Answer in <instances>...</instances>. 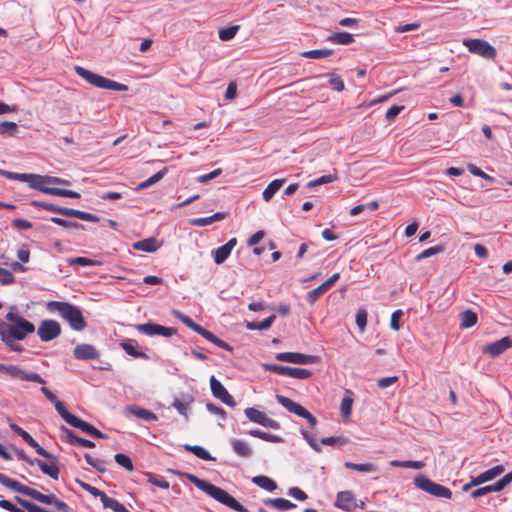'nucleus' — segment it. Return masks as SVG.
I'll list each match as a JSON object with an SVG mask.
<instances>
[{
	"mask_svg": "<svg viewBox=\"0 0 512 512\" xmlns=\"http://www.w3.org/2000/svg\"><path fill=\"white\" fill-rule=\"evenodd\" d=\"M34 331L35 325L25 319L15 306L10 307L4 320H0V339L11 351L22 352V346L16 342L25 340Z\"/></svg>",
	"mask_w": 512,
	"mask_h": 512,
	"instance_id": "obj_1",
	"label": "nucleus"
},
{
	"mask_svg": "<svg viewBox=\"0 0 512 512\" xmlns=\"http://www.w3.org/2000/svg\"><path fill=\"white\" fill-rule=\"evenodd\" d=\"M0 483L16 492H19L23 495L29 496L32 499L39 501L44 504L53 505L58 511L68 512V506L63 501H60L54 494H42L41 492L30 488L26 485L21 484L20 482L7 477L6 475L0 473Z\"/></svg>",
	"mask_w": 512,
	"mask_h": 512,
	"instance_id": "obj_2",
	"label": "nucleus"
},
{
	"mask_svg": "<svg viewBox=\"0 0 512 512\" xmlns=\"http://www.w3.org/2000/svg\"><path fill=\"white\" fill-rule=\"evenodd\" d=\"M186 478L198 489L202 490L216 501L238 512H249L241 503L220 487H217L193 474H185Z\"/></svg>",
	"mask_w": 512,
	"mask_h": 512,
	"instance_id": "obj_3",
	"label": "nucleus"
},
{
	"mask_svg": "<svg viewBox=\"0 0 512 512\" xmlns=\"http://www.w3.org/2000/svg\"><path fill=\"white\" fill-rule=\"evenodd\" d=\"M47 309L51 313L59 314L75 331H82L86 328L85 318L77 306L68 302L50 301L47 303Z\"/></svg>",
	"mask_w": 512,
	"mask_h": 512,
	"instance_id": "obj_4",
	"label": "nucleus"
},
{
	"mask_svg": "<svg viewBox=\"0 0 512 512\" xmlns=\"http://www.w3.org/2000/svg\"><path fill=\"white\" fill-rule=\"evenodd\" d=\"M75 72L78 76H80L82 79L90 83L91 85L102 88V89H108V90H115V91H127L128 86L113 80H110L108 78H105L99 74H96L92 71H89L81 66L75 67Z\"/></svg>",
	"mask_w": 512,
	"mask_h": 512,
	"instance_id": "obj_5",
	"label": "nucleus"
},
{
	"mask_svg": "<svg viewBox=\"0 0 512 512\" xmlns=\"http://www.w3.org/2000/svg\"><path fill=\"white\" fill-rule=\"evenodd\" d=\"M414 485L416 488L437 498L451 499L452 491L441 484L432 481L430 478L423 474H419L414 478Z\"/></svg>",
	"mask_w": 512,
	"mask_h": 512,
	"instance_id": "obj_6",
	"label": "nucleus"
},
{
	"mask_svg": "<svg viewBox=\"0 0 512 512\" xmlns=\"http://www.w3.org/2000/svg\"><path fill=\"white\" fill-rule=\"evenodd\" d=\"M462 44L472 54L478 55L485 59H494L496 57V49L487 41L482 39H463Z\"/></svg>",
	"mask_w": 512,
	"mask_h": 512,
	"instance_id": "obj_7",
	"label": "nucleus"
},
{
	"mask_svg": "<svg viewBox=\"0 0 512 512\" xmlns=\"http://www.w3.org/2000/svg\"><path fill=\"white\" fill-rule=\"evenodd\" d=\"M28 176L29 177L27 178L26 182L29 184V186L46 194H50V191L53 189V187H49L50 184H69L67 180L58 177L41 176L37 174H28Z\"/></svg>",
	"mask_w": 512,
	"mask_h": 512,
	"instance_id": "obj_8",
	"label": "nucleus"
},
{
	"mask_svg": "<svg viewBox=\"0 0 512 512\" xmlns=\"http://www.w3.org/2000/svg\"><path fill=\"white\" fill-rule=\"evenodd\" d=\"M0 373L14 379L45 384V380L39 374L25 371L17 365L0 364Z\"/></svg>",
	"mask_w": 512,
	"mask_h": 512,
	"instance_id": "obj_9",
	"label": "nucleus"
},
{
	"mask_svg": "<svg viewBox=\"0 0 512 512\" xmlns=\"http://www.w3.org/2000/svg\"><path fill=\"white\" fill-rule=\"evenodd\" d=\"M263 367L267 371L299 380H305L312 376V371L304 368L289 367L277 364H263Z\"/></svg>",
	"mask_w": 512,
	"mask_h": 512,
	"instance_id": "obj_10",
	"label": "nucleus"
},
{
	"mask_svg": "<svg viewBox=\"0 0 512 512\" xmlns=\"http://www.w3.org/2000/svg\"><path fill=\"white\" fill-rule=\"evenodd\" d=\"M37 334L41 341L49 342L61 334V326L56 320H43L37 329Z\"/></svg>",
	"mask_w": 512,
	"mask_h": 512,
	"instance_id": "obj_11",
	"label": "nucleus"
},
{
	"mask_svg": "<svg viewBox=\"0 0 512 512\" xmlns=\"http://www.w3.org/2000/svg\"><path fill=\"white\" fill-rule=\"evenodd\" d=\"M135 328L148 336H164V337H172L177 333L176 329L171 327H165L156 323H144V324H137Z\"/></svg>",
	"mask_w": 512,
	"mask_h": 512,
	"instance_id": "obj_12",
	"label": "nucleus"
},
{
	"mask_svg": "<svg viewBox=\"0 0 512 512\" xmlns=\"http://www.w3.org/2000/svg\"><path fill=\"white\" fill-rule=\"evenodd\" d=\"M210 388L214 397L221 400L228 406H235L234 398L228 393L227 389L222 385V383L216 379L215 376L210 377Z\"/></svg>",
	"mask_w": 512,
	"mask_h": 512,
	"instance_id": "obj_13",
	"label": "nucleus"
},
{
	"mask_svg": "<svg viewBox=\"0 0 512 512\" xmlns=\"http://www.w3.org/2000/svg\"><path fill=\"white\" fill-rule=\"evenodd\" d=\"M275 358L278 361L289 362L293 364H312L315 362L316 357L297 352H282L276 354Z\"/></svg>",
	"mask_w": 512,
	"mask_h": 512,
	"instance_id": "obj_14",
	"label": "nucleus"
},
{
	"mask_svg": "<svg viewBox=\"0 0 512 512\" xmlns=\"http://www.w3.org/2000/svg\"><path fill=\"white\" fill-rule=\"evenodd\" d=\"M512 347V339L510 337H503L500 340L487 344L484 351L492 357H496Z\"/></svg>",
	"mask_w": 512,
	"mask_h": 512,
	"instance_id": "obj_15",
	"label": "nucleus"
},
{
	"mask_svg": "<svg viewBox=\"0 0 512 512\" xmlns=\"http://www.w3.org/2000/svg\"><path fill=\"white\" fill-rule=\"evenodd\" d=\"M335 506L341 510L350 512L355 508V496L351 491H340L337 493Z\"/></svg>",
	"mask_w": 512,
	"mask_h": 512,
	"instance_id": "obj_16",
	"label": "nucleus"
},
{
	"mask_svg": "<svg viewBox=\"0 0 512 512\" xmlns=\"http://www.w3.org/2000/svg\"><path fill=\"white\" fill-rule=\"evenodd\" d=\"M73 355L78 360H93L99 358V352L91 344H79L74 348Z\"/></svg>",
	"mask_w": 512,
	"mask_h": 512,
	"instance_id": "obj_17",
	"label": "nucleus"
},
{
	"mask_svg": "<svg viewBox=\"0 0 512 512\" xmlns=\"http://www.w3.org/2000/svg\"><path fill=\"white\" fill-rule=\"evenodd\" d=\"M276 398L278 403L281 404L286 410L301 418H303L308 412V410L304 408L301 404L294 402L288 397H285L283 395H277Z\"/></svg>",
	"mask_w": 512,
	"mask_h": 512,
	"instance_id": "obj_18",
	"label": "nucleus"
},
{
	"mask_svg": "<svg viewBox=\"0 0 512 512\" xmlns=\"http://www.w3.org/2000/svg\"><path fill=\"white\" fill-rule=\"evenodd\" d=\"M505 468L503 465L494 466L483 473L472 477V484L481 485L485 482L491 481L501 475L504 472Z\"/></svg>",
	"mask_w": 512,
	"mask_h": 512,
	"instance_id": "obj_19",
	"label": "nucleus"
},
{
	"mask_svg": "<svg viewBox=\"0 0 512 512\" xmlns=\"http://www.w3.org/2000/svg\"><path fill=\"white\" fill-rule=\"evenodd\" d=\"M71 426H73L75 428H78L81 431H83V432H85V433H87V434H89V435H91L93 437L100 438V439H106L107 438V436L105 434H103L101 431H99L94 426H92L91 424H89L88 422H86L84 420H81L78 417H76V419L71 424Z\"/></svg>",
	"mask_w": 512,
	"mask_h": 512,
	"instance_id": "obj_20",
	"label": "nucleus"
},
{
	"mask_svg": "<svg viewBox=\"0 0 512 512\" xmlns=\"http://www.w3.org/2000/svg\"><path fill=\"white\" fill-rule=\"evenodd\" d=\"M226 217H227V213L217 212L209 217L191 219L190 224L192 226L203 227V226L210 225L217 221H222Z\"/></svg>",
	"mask_w": 512,
	"mask_h": 512,
	"instance_id": "obj_21",
	"label": "nucleus"
},
{
	"mask_svg": "<svg viewBox=\"0 0 512 512\" xmlns=\"http://www.w3.org/2000/svg\"><path fill=\"white\" fill-rule=\"evenodd\" d=\"M50 463H46L42 460H36L37 465L40 467L44 474L49 475L51 478L57 480L59 478V468L57 466V459H51Z\"/></svg>",
	"mask_w": 512,
	"mask_h": 512,
	"instance_id": "obj_22",
	"label": "nucleus"
},
{
	"mask_svg": "<svg viewBox=\"0 0 512 512\" xmlns=\"http://www.w3.org/2000/svg\"><path fill=\"white\" fill-rule=\"evenodd\" d=\"M123 350L130 356L135 358H146V354L137 350L138 343L134 339H128L120 343Z\"/></svg>",
	"mask_w": 512,
	"mask_h": 512,
	"instance_id": "obj_23",
	"label": "nucleus"
},
{
	"mask_svg": "<svg viewBox=\"0 0 512 512\" xmlns=\"http://www.w3.org/2000/svg\"><path fill=\"white\" fill-rule=\"evenodd\" d=\"M133 248L144 252H155L159 248V244L155 238H147L133 244Z\"/></svg>",
	"mask_w": 512,
	"mask_h": 512,
	"instance_id": "obj_24",
	"label": "nucleus"
},
{
	"mask_svg": "<svg viewBox=\"0 0 512 512\" xmlns=\"http://www.w3.org/2000/svg\"><path fill=\"white\" fill-rule=\"evenodd\" d=\"M285 179H275L269 183V185L265 188L262 193L263 199L268 202L273 196L279 191V189L284 184Z\"/></svg>",
	"mask_w": 512,
	"mask_h": 512,
	"instance_id": "obj_25",
	"label": "nucleus"
},
{
	"mask_svg": "<svg viewBox=\"0 0 512 512\" xmlns=\"http://www.w3.org/2000/svg\"><path fill=\"white\" fill-rule=\"evenodd\" d=\"M328 41L334 44L349 45L354 42V37L348 32H335L328 37Z\"/></svg>",
	"mask_w": 512,
	"mask_h": 512,
	"instance_id": "obj_26",
	"label": "nucleus"
},
{
	"mask_svg": "<svg viewBox=\"0 0 512 512\" xmlns=\"http://www.w3.org/2000/svg\"><path fill=\"white\" fill-rule=\"evenodd\" d=\"M344 466L347 469L356 470V471L364 472V473H374V472L378 471V467L374 463H370V462L357 464V463L347 461L344 463Z\"/></svg>",
	"mask_w": 512,
	"mask_h": 512,
	"instance_id": "obj_27",
	"label": "nucleus"
},
{
	"mask_svg": "<svg viewBox=\"0 0 512 512\" xmlns=\"http://www.w3.org/2000/svg\"><path fill=\"white\" fill-rule=\"evenodd\" d=\"M65 216L74 217L80 220L89 221V222H98L99 218L91 213L83 212L80 210L67 208V211H65Z\"/></svg>",
	"mask_w": 512,
	"mask_h": 512,
	"instance_id": "obj_28",
	"label": "nucleus"
},
{
	"mask_svg": "<svg viewBox=\"0 0 512 512\" xmlns=\"http://www.w3.org/2000/svg\"><path fill=\"white\" fill-rule=\"evenodd\" d=\"M477 321L478 316L474 311L467 309L461 313V328L468 329L474 326L477 323Z\"/></svg>",
	"mask_w": 512,
	"mask_h": 512,
	"instance_id": "obj_29",
	"label": "nucleus"
},
{
	"mask_svg": "<svg viewBox=\"0 0 512 512\" xmlns=\"http://www.w3.org/2000/svg\"><path fill=\"white\" fill-rule=\"evenodd\" d=\"M102 504L105 508H110L114 512H130L123 504L118 500L109 497L107 494L103 495Z\"/></svg>",
	"mask_w": 512,
	"mask_h": 512,
	"instance_id": "obj_30",
	"label": "nucleus"
},
{
	"mask_svg": "<svg viewBox=\"0 0 512 512\" xmlns=\"http://www.w3.org/2000/svg\"><path fill=\"white\" fill-rule=\"evenodd\" d=\"M330 287L326 282L322 283L317 288L309 291L306 295V300L310 305H313L321 295H323L327 290H329Z\"/></svg>",
	"mask_w": 512,
	"mask_h": 512,
	"instance_id": "obj_31",
	"label": "nucleus"
},
{
	"mask_svg": "<svg viewBox=\"0 0 512 512\" xmlns=\"http://www.w3.org/2000/svg\"><path fill=\"white\" fill-rule=\"evenodd\" d=\"M389 464L392 467H402V468H410V469H417V470H420L425 467V463L423 461H416V460H406V461L392 460L389 462Z\"/></svg>",
	"mask_w": 512,
	"mask_h": 512,
	"instance_id": "obj_32",
	"label": "nucleus"
},
{
	"mask_svg": "<svg viewBox=\"0 0 512 512\" xmlns=\"http://www.w3.org/2000/svg\"><path fill=\"white\" fill-rule=\"evenodd\" d=\"M30 205H32L34 207L43 208V209H45L47 211H50V212L59 213V214L64 215V216H65V211H67V208H65V207H60V206H56L54 204H50V203L42 202V201H37V200L30 201Z\"/></svg>",
	"mask_w": 512,
	"mask_h": 512,
	"instance_id": "obj_33",
	"label": "nucleus"
},
{
	"mask_svg": "<svg viewBox=\"0 0 512 512\" xmlns=\"http://www.w3.org/2000/svg\"><path fill=\"white\" fill-rule=\"evenodd\" d=\"M232 446L235 453L239 456L246 457L252 454V449L242 440L234 439L232 441Z\"/></svg>",
	"mask_w": 512,
	"mask_h": 512,
	"instance_id": "obj_34",
	"label": "nucleus"
},
{
	"mask_svg": "<svg viewBox=\"0 0 512 512\" xmlns=\"http://www.w3.org/2000/svg\"><path fill=\"white\" fill-rule=\"evenodd\" d=\"M185 450L192 452L195 456L202 460H213L210 453L202 446H192L189 444L184 445Z\"/></svg>",
	"mask_w": 512,
	"mask_h": 512,
	"instance_id": "obj_35",
	"label": "nucleus"
},
{
	"mask_svg": "<svg viewBox=\"0 0 512 512\" xmlns=\"http://www.w3.org/2000/svg\"><path fill=\"white\" fill-rule=\"evenodd\" d=\"M54 406H55V409L57 410V412L60 414V416L69 424L71 425L74 420L76 419V416L72 413H70L66 407L64 406V404L57 400L56 402L53 403Z\"/></svg>",
	"mask_w": 512,
	"mask_h": 512,
	"instance_id": "obj_36",
	"label": "nucleus"
},
{
	"mask_svg": "<svg viewBox=\"0 0 512 512\" xmlns=\"http://www.w3.org/2000/svg\"><path fill=\"white\" fill-rule=\"evenodd\" d=\"M166 173H167V168H163L162 170H160L159 172H157L153 176L149 177L147 180L141 182L138 185L137 190L146 189L149 186L157 183L158 181H160L165 176Z\"/></svg>",
	"mask_w": 512,
	"mask_h": 512,
	"instance_id": "obj_37",
	"label": "nucleus"
},
{
	"mask_svg": "<svg viewBox=\"0 0 512 512\" xmlns=\"http://www.w3.org/2000/svg\"><path fill=\"white\" fill-rule=\"evenodd\" d=\"M175 316L182 322L184 323L186 326H188L190 329H192L194 332L198 333L200 335V333H202L203 331V327L198 325L197 323H195L190 317H188L187 315H184L180 312H175Z\"/></svg>",
	"mask_w": 512,
	"mask_h": 512,
	"instance_id": "obj_38",
	"label": "nucleus"
},
{
	"mask_svg": "<svg viewBox=\"0 0 512 512\" xmlns=\"http://www.w3.org/2000/svg\"><path fill=\"white\" fill-rule=\"evenodd\" d=\"M175 316L182 322L184 323L186 326H188L190 329H192L194 332L198 333L200 335V333H202L203 331V327L198 325L197 323H195L190 317H188L187 315H184L180 312H175Z\"/></svg>",
	"mask_w": 512,
	"mask_h": 512,
	"instance_id": "obj_39",
	"label": "nucleus"
},
{
	"mask_svg": "<svg viewBox=\"0 0 512 512\" xmlns=\"http://www.w3.org/2000/svg\"><path fill=\"white\" fill-rule=\"evenodd\" d=\"M258 487L266 491L273 492L278 486L277 483L268 476L258 475Z\"/></svg>",
	"mask_w": 512,
	"mask_h": 512,
	"instance_id": "obj_40",
	"label": "nucleus"
},
{
	"mask_svg": "<svg viewBox=\"0 0 512 512\" xmlns=\"http://www.w3.org/2000/svg\"><path fill=\"white\" fill-rule=\"evenodd\" d=\"M231 254L229 247L222 245L213 251V257L216 264H222Z\"/></svg>",
	"mask_w": 512,
	"mask_h": 512,
	"instance_id": "obj_41",
	"label": "nucleus"
},
{
	"mask_svg": "<svg viewBox=\"0 0 512 512\" xmlns=\"http://www.w3.org/2000/svg\"><path fill=\"white\" fill-rule=\"evenodd\" d=\"M86 462L91 465L93 468H95L98 472L103 473L106 471V461L94 458L90 454L86 453L84 455Z\"/></svg>",
	"mask_w": 512,
	"mask_h": 512,
	"instance_id": "obj_42",
	"label": "nucleus"
},
{
	"mask_svg": "<svg viewBox=\"0 0 512 512\" xmlns=\"http://www.w3.org/2000/svg\"><path fill=\"white\" fill-rule=\"evenodd\" d=\"M114 459H115V461H116V463L118 465H120L121 467H123L127 471L131 472V471L134 470L133 462H132L131 458L128 455L123 454V453H117L114 456Z\"/></svg>",
	"mask_w": 512,
	"mask_h": 512,
	"instance_id": "obj_43",
	"label": "nucleus"
},
{
	"mask_svg": "<svg viewBox=\"0 0 512 512\" xmlns=\"http://www.w3.org/2000/svg\"><path fill=\"white\" fill-rule=\"evenodd\" d=\"M130 411L139 419L147 421H154L157 419V416L153 412L144 408H131Z\"/></svg>",
	"mask_w": 512,
	"mask_h": 512,
	"instance_id": "obj_44",
	"label": "nucleus"
},
{
	"mask_svg": "<svg viewBox=\"0 0 512 512\" xmlns=\"http://www.w3.org/2000/svg\"><path fill=\"white\" fill-rule=\"evenodd\" d=\"M443 251H444V247L443 246H441V245L433 246V247L425 249L421 253H419L415 257V260L417 262H419V261H421L423 259H426V258L432 257V256H434L436 254L442 253Z\"/></svg>",
	"mask_w": 512,
	"mask_h": 512,
	"instance_id": "obj_45",
	"label": "nucleus"
},
{
	"mask_svg": "<svg viewBox=\"0 0 512 512\" xmlns=\"http://www.w3.org/2000/svg\"><path fill=\"white\" fill-rule=\"evenodd\" d=\"M200 335L203 336L208 341L214 343L215 345H217L220 348H223V349H226V350L230 349V346L226 342H224L223 340L219 339L212 332H210V331H208V330H206L204 328H203L202 333H200Z\"/></svg>",
	"mask_w": 512,
	"mask_h": 512,
	"instance_id": "obj_46",
	"label": "nucleus"
},
{
	"mask_svg": "<svg viewBox=\"0 0 512 512\" xmlns=\"http://www.w3.org/2000/svg\"><path fill=\"white\" fill-rule=\"evenodd\" d=\"M258 425H262L274 430L280 429V424L277 421L269 418L266 414L260 411H258Z\"/></svg>",
	"mask_w": 512,
	"mask_h": 512,
	"instance_id": "obj_47",
	"label": "nucleus"
},
{
	"mask_svg": "<svg viewBox=\"0 0 512 512\" xmlns=\"http://www.w3.org/2000/svg\"><path fill=\"white\" fill-rule=\"evenodd\" d=\"M332 54V50L330 49H316L309 50L302 53L303 57L311 58V59H321L328 57Z\"/></svg>",
	"mask_w": 512,
	"mask_h": 512,
	"instance_id": "obj_48",
	"label": "nucleus"
},
{
	"mask_svg": "<svg viewBox=\"0 0 512 512\" xmlns=\"http://www.w3.org/2000/svg\"><path fill=\"white\" fill-rule=\"evenodd\" d=\"M238 30H239L238 25L230 26L228 28H222L218 32L219 38L222 41H229L235 37Z\"/></svg>",
	"mask_w": 512,
	"mask_h": 512,
	"instance_id": "obj_49",
	"label": "nucleus"
},
{
	"mask_svg": "<svg viewBox=\"0 0 512 512\" xmlns=\"http://www.w3.org/2000/svg\"><path fill=\"white\" fill-rule=\"evenodd\" d=\"M67 263L70 265H80V266H99L101 263L96 260H92L86 257H75L67 260Z\"/></svg>",
	"mask_w": 512,
	"mask_h": 512,
	"instance_id": "obj_50",
	"label": "nucleus"
},
{
	"mask_svg": "<svg viewBox=\"0 0 512 512\" xmlns=\"http://www.w3.org/2000/svg\"><path fill=\"white\" fill-rule=\"evenodd\" d=\"M17 132V124L10 121H4L0 123V134L13 136Z\"/></svg>",
	"mask_w": 512,
	"mask_h": 512,
	"instance_id": "obj_51",
	"label": "nucleus"
},
{
	"mask_svg": "<svg viewBox=\"0 0 512 512\" xmlns=\"http://www.w3.org/2000/svg\"><path fill=\"white\" fill-rule=\"evenodd\" d=\"M193 401L192 397H188L187 401H182L179 399H175L173 402V407L184 416H187V411L190 403Z\"/></svg>",
	"mask_w": 512,
	"mask_h": 512,
	"instance_id": "obj_52",
	"label": "nucleus"
},
{
	"mask_svg": "<svg viewBox=\"0 0 512 512\" xmlns=\"http://www.w3.org/2000/svg\"><path fill=\"white\" fill-rule=\"evenodd\" d=\"M353 399L350 397H344L341 401L340 412L342 417L347 418L352 412Z\"/></svg>",
	"mask_w": 512,
	"mask_h": 512,
	"instance_id": "obj_53",
	"label": "nucleus"
},
{
	"mask_svg": "<svg viewBox=\"0 0 512 512\" xmlns=\"http://www.w3.org/2000/svg\"><path fill=\"white\" fill-rule=\"evenodd\" d=\"M356 324L361 332L365 331L367 325V311L364 308H359L356 313Z\"/></svg>",
	"mask_w": 512,
	"mask_h": 512,
	"instance_id": "obj_54",
	"label": "nucleus"
},
{
	"mask_svg": "<svg viewBox=\"0 0 512 512\" xmlns=\"http://www.w3.org/2000/svg\"><path fill=\"white\" fill-rule=\"evenodd\" d=\"M300 433L303 436V438L307 441V443L311 446V448H313V450H315L318 453L321 452V445L317 443L314 436L310 432H308L305 429H301Z\"/></svg>",
	"mask_w": 512,
	"mask_h": 512,
	"instance_id": "obj_55",
	"label": "nucleus"
},
{
	"mask_svg": "<svg viewBox=\"0 0 512 512\" xmlns=\"http://www.w3.org/2000/svg\"><path fill=\"white\" fill-rule=\"evenodd\" d=\"M297 505L285 498H276L275 509L279 511H288L296 508Z\"/></svg>",
	"mask_w": 512,
	"mask_h": 512,
	"instance_id": "obj_56",
	"label": "nucleus"
},
{
	"mask_svg": "<svg viewBox=\"0 0 512 512\" xmlns=\"http://www.w3.org/2000/svg\"><path fill=\"white\" fill-rule=\"evenodd\" d=\"M320 443L323 445H329V446H336V445L342 446V445H345L348 443V439H346L344 437L331 436V437L322 438Z\"/></svg>",
	"mask_w": 512,
	"mask_h": 512,
	"instance_id": "obj_57",
	"label": "nucleus"
},
{
	"mask_svg": "<svg viewBox=\"0 0 512 512\" xmlns=\"http://www.w3.org/2000/svg\"><path fill=\"white\" fill-rule=\"evenodd\" d=\"M27 444H28L30 447L34 448V449L36 450V452H37L39 455H41V456H43V457H45V458H48V459H54V460H55V456H53L51 453H49L48 451H46L42 446H40V445L38 444V442H36V441L33 439V437H32V438H30V439L28 440Z\"/></svg>",
	"mask_w": 512,
	"mask_h": 512,
	"instance_id": "obj_58",
	"label": "nucleus"
},
{
	"mask_svg": "<svg viewBox=\"0 0 512 512\" xmlns=\"http://www.w3.org/2000/svg\"><path fill=\"white\" fill-rule=\"evenodd\" d=\"M50 195L76 198V199L80 198V194L78 192H75L72 190H67V189L55 188V187H53L52 191H50Z\"/></svg>",
	"mask_w": 512,
	"mask_h": 512,
	"instance_id": "obj_59",
	"label": "nucleus"
},
{
	"mask_svg": "<svg viewBox=\"0 0 512 512\" xmlns=\"http://www.w3.org/2000/svg\"><path fill=\"white\" fill-rule=\"evenodd\" d=\"M512 482V471L504 475L496 483L492 484L495 492L502 491L508 484Z\"/></svg>",
	"mask_w": 512,
	"mask_h": 512,
	"instance_id": "obj_60",
	"label": "nucleus"
},
{
	"mask_svg": "<svg viewBox=\"0 0 512 512\" xmlns=\"http://www.w3.org/2000/svg\"><path fill=\"white\" fill-rule=\"evenodd\" d=\"M334 180H336V176L334 175H331V174H328V175H323L315 180H312L310 182H308L307 186L308 187H316V186H320V185H324V184H327V183H331L333 182Z\"/></svg>",
	"mask_w": 512,
	"mask_h": 512,
	"instance_id": "obj_61",
	"label": "nucleus"
},
{
	"mask_svg": "<svg viewBox=\"0 0 512 512\" xmlns=\"http://www.w3.org/2000/svg\"><path fill=\"white\" fill-rule=\"evenodd\" d=\"M0 175L10 180H17L22 182H26L27 178L29 177L27 173H15L6 170H0Z\"/></svg>",
	"mask_w": 512,
	"mask_h": 512,
	"instance_id": "obj_62",
	"label": "nucleus"
},
{
	"mask_svg": "<svg viewBox=\"0 0 512 512\" xmlns=\"http://www.w3.org/2000/svg\"><path fill=\"white\" fill-rule=\"evenodd\" d=\"M14 281V275L9 270L0 267V283L2 285H9L14 283Z\"/></svg>",
	"mask_w": 512,
	"mask_h": 512,
	"instance_id": "obj_63",
	"label": "nucleus"
},
{
	"mask_svg": "<svg viewBox=\"0 0 512 512\" xmlns=\"http://www.w3.org/2000/svg\"><path fill=\"white\" fill-rule=\"evenodd\" d=\"M404 109L403 105H393L386 111V120L393 121Z\"/></svg>",
	"mask_w": 512,
	"mask_h": 512,
	"instance_id": "obj_64",
	"label": "nucleus"
}]
</instances>
